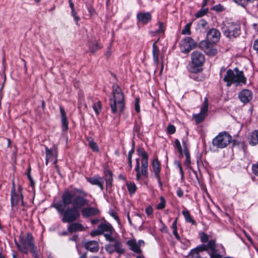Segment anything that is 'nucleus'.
<instances>
[{
	"label": "nucleus",
	"instance_id": "1",
	"mask_svg": "<svg viewBox=\"0 0 258 258\" xmlns=\"http://www.w3.org/2000/svg\"><path fill=\"white\" fill-rule=\"evenodd\" d=\"M68 206H64L62 201L53 203L52 205V207L57 210L59 214L62 215V222L70 223L79 218L80 212V210L73 208H68L64 210V208Z\"/></svg>",
	"mask_w": 258,
	"mask_h": 258
},
{
	"label": "nucleus",
	"instance_id": "2",
	"mask_svg": "<svg viewBox=\"0 0 258 258\" xmlns=\"http://www.w3.org/2000/svg\"><path fill=\"white\" fill-rule=\"evenodd\" d=\"M113 97L110 99V105L112 113L121 112L124 107V95L121 88L115 84L112 87Z\"/></svg>",
	"mask_w": 258,
	"mask_h": 258
},
{
	"label": "nucleus",
	"instance_id": "3",
	"mask_svg": "<svg viewBox=\"0 0 258 258\" xmlns=\"http://www.w3.org/2000/svg\"><path fill=\"white\" fill-rule=\"evenodd\" d=\"M62 202L64 206L72 204L73 208L80 210L85 206L88 205V201L81 195H76L68 190L62 195Z\"/></svg>",
	"mask_w": 258,
	"mask_h": 258
},
{
	"label": "nucleus",
	"instance_id": "4",
	"mask_svg": "<svg viewBox=\"0 0 258 258\" xmlns=\"http://www.w3.org/2000/svg\"><path fill=\"white\" fill-rule=\"evenodd\" d=\"M222 31L225 36L229 39L237 37L240 34V27L239 25L233 23L224 24Z\"/></svg>",
	"mask_w": 258,
	"mask_h": 258
},
{
	"label": "nucleus",
	"instance_id": "5",
	"mask_svg": "<svg viewBox=\"0 0 258 258\" xmlns=\"http://www.w3.org/2000/svg\"><path fill=\"white\" fill-rule=\"evenodd\" d=\"M232 140L231 136L226 132L219 134L213 140L212 144L214 146L218 148H225L229 145Z\"/></svg>",
	"mask_w": 258,
	"mask_h": 258
},
{
	"label": "nucleus",
	"instance_id": "6",
	"mask_svg": "<svg viewBox=\"0 0 258 258\" xmlns=\"http://www.w3.org/2000/svg\"><path fill=\"white\" fill-rule=\"evenodd\" d=\"M32 236L31 233H28L26 236L21 237V243L20 244L15 242L18 248L22 252L27 253L29 249L30 251L32 252Z\"/></svg>",
	"mask_w": 258,
	"mask_h": 258
},
{
	"label": "nucleus",
	"instance_id": "7",
	"mask_svg": "<svg viewBox=\"0 0 258 258\" xmlns=\"http://www.w3.org/2000/svg\"><path fill=\"white\" fill-rule=\"evenodd\" d=\"M223 81H246V78L244 77L243 72L236 68L234 70H227Z\"/></svg>",
	"mask_w": 258,
	"mask_h": 258
},
{
	"label": "nucleus",
	"instance_id": "8",
	"mask_svg": "<svg viewBox=\"0 0 258 258\" xmlns=\"http://www.w3.org/2000/svg\"><path fill=\"white\" fill-rule=\"evenodd\" d=\"M215 43L209 41L208 40H203L200 42L199 47L209 56H213L216 55L218 51L214 45Z\"/></svg>",
	"mask_w": 258,
	"mask_h": 258
},
{
	"label": "nucleus",
	"instance_id": "9",
	"mask_svg": "<svg viewBox=\"0 0 258 258\" xmlns=\"http://www.w3.org/2000/svg\"><path fill=\"white\" fill-rule=\"evenodd\" d=\"M197 46V42L189 37H185L180 43L181 51L184 53L189 52L191 49L196 47Z\"/></svg>",
	"mask_w": 258,
	"mask_h": 258
},
{
	"label": "nucleus",
	"instance_id": "10",
	"mask_svg": "<svg viewBox=\"0 0 258 258\" xmlns=\"http://www.w3.org/2000/svg\"><path fill=\"white\" fill-rule=\"evenodd\" d=\"M191 60L195 67H201L205 62V57L204 54L199 51H194L191 54Z\"/></svg>",
	"mask_w": 258,
	"mask_h": 258
},
{
	"label": "nucleus",
	"instance_id": "11",
	"mask_svg": "<svg viewBox=\"0 0 258 258\" xmlns=\"http://www.w3.org/2000/svg\"><path fill=\"white\" fill-rule=\"evenodd\" d=\"M98 228L100 229L101 234L104 233V236L107 240H113L112 236L113 229L111 225L105 223L101 224L99 225Z\"/></svg>",
	"mask_w": 258,
	"mask_h": 258
},
{
	"label": "nucleus",
	"instance_id": "12",
	"mask_svg": "<svg viewBox=\"0 0 258 258\" xmlns=\"http://www.w3.org/2000/svg\"><path fill=\"white\" fill-rule=\"evenodd\" d=\"M161 170L160 164L157 158H155L152 163V171L154 173L155 177L158 180L160 186H162V183L161 180L160 172Z\"/></svg>",
	"mask_w": 258,
	"mask_h": 258
},
{
	"label": "nucleus",
	"instance_id": "13",
	"mask_svg": "<svg viewBox=\"0 0 258 258\" xmlns=\"http://www.w3.org/2000/svg\"><path fill=\"white\" fill-rule=\"evenodd\" d=\"M207 40L213 43H217L220 39V33L216 29L212 28L209 30L207 34Z\"/></svg>",
	"mask_w": 258,
	"mask_h": 258
},
{
	"label": "nucleus",
	"instance_id": "14",
	"mask_svg": "<svg viewBox=\"0 0 258 258\" xmlns=\"http://www.w3.org/2000/svg\"><path fill=\"white\" fill-rule=\"evenodd\" d=\"M20 200L22 203V196L21 193V189L19 188L18 193L16 194L15 192V186L13 185V188L11 191V204L12 206L17 205Z\"/></svg>",
	"mask_w": 258,
	"mask_h": 258
},
{
	"label": "nucleus",
	"instance_id": "15",
	"mask_svg": "<svg viewBox=\"0 0 258 258\" xmlns=\"http://www.w3.org/2000/svg\"><path fill=\"white\" fill-rule=\"evenodd\" d=\"M137 152L138 154L142 157V172L145 174L146 173V167L148 165V154L143 148H139Z\"/></svg>",
	"mask_w": 258,
	"mask_h": 258
},
{
	"label": "nucleus",
	"instance_id": "16",
	"mask_svg": "<svg viewBox=\"0 0 258 258\" xmlns=\"http://www.w3.org/2000/svg\"><path fill=\"white\" fill-rule=\"evenodd\" d=\"M136 166L135 167V170L137 172L136 179L137 180L139 181L140 180L142 176H144L146 177H148V165L147 166V167H146V173L145 174H144V173H143V172H142V171H143L142 170V161L141 162L142 164H141V170H140V160H139V158L136 159Z\"/></svg>",
	"mask_w": 258,
	"mask_h": 258
},
{
	"label": "nucleus",
	"instance_id": "17",
	"mask_svg": "<svg viewBox=\"0 0 258 258\" xmlns=\"http://www.w3.org/2000/svg\"><path fill=\"white\" fill-rule=\"evenodd\" d=\"M240 100L243 103H247L252 99L251 92L248 90H243L239 94Z\"/></svg>",
	"mask_w": 258,
	"mask_h": 258
},
{
	"label": "nucleus",
	"instance_id": "18",
	"mask_svg": "<svg viewBox=\"0 0 258 258\" xmlns=\"http://www.w3.org/2000/svg\"><path fill=\"white\" fill-rule=\"evenodd\" d=\"M99 213V211L98 209L92 207L85 208L82 210V215L85 218L96 215Z\"/></svg>",
	"mask_w": 258,
	"mask_h": 258
},
{
	"label": "nucleus",
	"instance_id": "19",
	"mask_svg": "<svg viewBox=\"0 0 258 258\" xmlns=\"http://www.w3.org/2000/svg\"><path fill=\"white\" fill-rule=\"evenodd\" d=\"M248 142L252 146L258 144V129L250 132L247 137Z\"/></svg>",
	"mask_w": 258,
	"mask_h": 258
},
{
	"label": "nucleus",
	"instance_id": "20",
	"mask_svg": "<svg viewBox=\"0 0 258 258\" xmlns=\"http://www.w3.org/2000/svg\"><path fill=\"white\" fill-rule=\"evenodd\" d=\"M84 246L87 250L93 252H97L99 250V243L94 240L86 242Z\"/></svg>",
	"mask_w": 258,
	"mask_h": 258
},
{
	"label": "nucleus",
	"instance_id": "21",
	"mask_svg": "<svg viewBox=\"0 0 258 258\" xmlns=\"http://www.w3.org/2000/svg\"><path fill=\"white\" fill-rule=\"evenodd\" d=\"M85 229L83 225L78 223H73L68 228L69 233H72L77 231H82Z\"/></svg>",
	"mask_w": 258,
	"mask_h": 258
},
{
	"label": "nucleus",
	"instance_id": "22",
	"mask_svg": "<svg viewBox=\"0 0 258 258\" xmlns=\"http://www.w3.org/2000/svg\"><path fill=\"white\" fill-rule=\"evenodd\" d=\"M109 241L113 242V246L114 251L116 252L119 254H121L124 253V249L122 247V244L120 241L114 238H113V240Z\"/></svg>",
	"mask_w": 258,
	"mask_h": 258
},
{
	"label": "nucleus",
	"instance_id": "23",
	"mask_svg": "<svg viewBox=\"0 0 258 258\" xmlns=\"http://www.w3.org/2000/svg\"><path fill=\"white\" fill-rule=\"evenodd\" d=\"M139 21L143 24H147L151 20V15L150 13H139L137 15Z\"/></svg>",
	"mask_w": 258,
	"mask_h": 258
},
{
	"label": "nucleus",
	"instance_id": "24",
	"mask_svg": "<svg viewBox=\"0 0 258 258\" xmlns=\"http://www.w3.org/2000/svg\"><path fill=\"white\" fill-rule=\"evenodd\" d=\"M127 244L130 246V249L137 253H140L142 250L139 246L135 239H131L127 241Z\"/></svg>",
	"mask_w": 258,
	"mask_h": 258
},
{
	"label": "nucleus",
	"instance_id": "25",
	"mask_svg": "<svg viewBox=\"0 0 258 258\" xmlns=\"http://www.w3.org/2000/svg\"><path fill=\"white\" fill-rule=\"evenodd\" d=\"M60 111L61 114V120L62 130L66 131L68 130V121L67 120L66 114L64 109L61 107H60Z\"/></svg>",
	"mask_w": 258,
	"mask_h": 258
},
{
	"label": "nucleus",
	"instance_id": "26",
	"mask_svg": "<svg viewBox=\"0 0 258 258\" xmlns=\"http://www.w3.org/2000/svg\"><path fill=\"white\" fill-rule=\"evenodd\" d=\"M158 40L155 41L153 44V56L154 62L157 64L159 62V56L160 53V50L158 47L157 45V43Z\"/></svg>",
	"mask_w": 258,
	"mask_h": 258
},
{
	"label": "nucleus",
	"instance_id": "27",
	"mask_svg": "<svg viewBox=\"0 0 258 258\" xmlns=\"http://www.w3.org/2000/svg\"><path fill=\"white\" fill-rule=\"evenodd\" d=\"M88 181L93 185L99 186L101 189L103 188V182L100 177H93L88 179Z\"/></svg>",
	"mask_w": 258,
	"mask_h": 258
},
{
	"label": "nucleus",
	"instance_id": "28",
	"mask_svg": "<svg viewBox=\"0 0 258 258\" xmlns=\"http://www.w3.org/2000/svg\"><path fill=\"white\" fill-rule=\"evenodd\" d=\"M208 28L209 27L208 22L204 19L200 20L198 23L197 29L200 30V32H205Z\"/></svg>",
	"mask_w": 258,
	"mask_h": 258
},
{
	"label": "nucleus",
	"instance_id": "29",
	"mask_svg": "<svg viewBox=\"0 0 258 258\" xmlns=\"http://www.w3.org/2000/svg\"><path fill=\"white\" fill-rule=\"evenodd\" d=\"M182 213L186 222H190L193 225H196V221L190 216L189 212L188 210H184L182 211Z\"/></svg>",
	"mask_w": 258,
	"mask_h": 258
},
{
	"label": "nucleus",
	"instance_id": "30",
	"mask_svg": "<svg viewBox=\"0 0 258 258\" xmlns=\"http://www.w3.org/2000/svg\"><path fill=\"white\" fill-rule=\"evenodd\" d=\"M207 115L203 112H200L199 114H194L193 117L195 119L197 124H198L204 120Z\"/></svg>",
	"mask_w": 258,
	"mask_h": 258
},
{
	"label": "nucleus",
	"instance_id": "31",
	"mask_svg": "<svg viewBox=\"0 0 258 258\" xmlns=\"http://www.w3.org/2000/svg\"><path fill=\"white\" fill-rule=\"evenodd\" d=\"M88 142V145L94 152H98L99 148L96 143L94 142L91 138L87 139Z\"/></svg>",
	"mask_w": 258,
	"mask_h": 258
},
{
	"label": "nucleus",
	"instance_id": "32",
	"mask_svg": "<svg viewBox=\"0 0 258 258\" xmlns=\"http://www.w3.org/2000/svg\"><path fill=\"white\" fill-rule=\"evenodd\" d=\"M105 181L107 186H111L112 181V174L111 171H108L105 174Z\"/></svg>",
	"mask_w": 258,
	"mask_h": 258
},
{
	"label": "nucleus",
	"instance_id": "33",
	"mask_svg": "<svg viewBox=\"0 0 258 258\" xmlns=\"http://www.w3.org/2000/svg\"><path fill=\"white\" fill-rule=\"evenodd\" d=\"M208 109V99L207 97H205L204 101L201 108V112L207 114Z\"/></svg>",
	"mask_w": 258,
	"mask_h": 258
},
{
	"label": "nucleus",
	"instance_id": "34",
	"mask_svg": "<svg viewBox=\"0 0 258 258\" xmlns=\"http://www.w3.org/2000/svg\"><path fill=\"white\" fill-rule=\"evenodd\" d=\"M127 189L130 192V194L132 195L134 194L136 190H137V186L135 185V184L134 182H130L127 183L126 184Z\"/></svg>",
	"mask_w": 258,
	"mask_h": 258
},
{
	"label": "nucleus",
	"instance_id": "35",
	"mask_svg": "<svg viewBox=\"0 0 258 258\" xmlns=\"http://www.w3.org/2000/svg\"><path fill=\"white\" fill-rule=\"evenodd\" d=\"M184 153L186 157V159L184 164L186 166H188L190 164V154L189 151H188L186 147H185L184 149Z\"/></svg>",
	"mask_w": 258,
	"mask_h": 258
},
{
	"label": "nucleus",
	"instance_id": "36",
	"mask_svg": "<svg viewBox=\"0 0 258 258\" xmlns=\"http://www.w3.org/2000/svg\"><path fill=\"white\" fill-rule=\"evenodd\" d=\"M207 246V250L210 249L211 252L215 251L216 250V246L215 241L212 240L209 241L208 243L206 245Z\"/></svg>",
	"mask_w": 258,
	"mask_h": 258
},
{
	"label": "nucleus",
	"instance_id": "37",
	"mask_svg": "<svg viewBox=\"0 0 258 258\" xmlns=\"http://www.w3.org/2000/svg\"><path fill=\"white\" fill-rule=\"evenodd\" d=\"M46 164H47L48 160L50 159L51 156L54 155V158H56V152L55 150L54 151V153H53V152L52 151L46 148Z\"/></svg>",
	"mask_w": 258,
	"mask_h": 258
},
{
	"label": "nucleus",
	"instance_id": "38",
	"mask_svg": "<svg viewBox=\"0 0 258 258\" xmlns=\"http://www.w3.org/2000/svg\"><path fill=\"white\" fill-rule=\"evenodd\" d=\"M191 25V23H189L185 26V27L182 30V32H181L182 34L190 35L191 34V31H190Z\"/></svg>",
	"mask_w": 258,
	"mask_h": 258
},
{
	"label": "nucleus",
	"instance_id": "39",
	"mask_svg": "<svg viewBox=\"0 0 258 258\" xmlns=\"http://www.w3.org/2000/svg\"><path fill=\"white\" fill-rule=\"evenodd\" d=\"M208 12V9L202 8L200 11L196 14L197 18H200L205 15Z\"/></svg>",
	"mask_w": 258,
	"mask_h": 258
},
{
	"label": "nucleus",
	"instance_id": "40",
	"mask_svg": "<svg viewBox=\"0 0 258 258\" xmlns=\"http://www.w3.org/2000/svg\"><path fill=\"white\" fill-rule=\"evenodd\" d=\"M188 258H200V255L197 250L194 249L190 251Z\"/></svg>",
	"mask_w": 258,
	"mask_h": 258
},
{
	"label": "nucleus",
	"instance_id": "41",
	"mask_svg": "<svg viewBox=\"0 0 258 258\" xmlns=\"http://www.w3.org/2000/svg\"><path fill=\"white\" fill-rule=\"evenodd\" d=\"M93 108L96 114H98L101 109V102L100 101H98L96 103L94 104Z\"/></svg>",
	"mask_w": 258,
	"mask_h": 258
},
{
	"label": "nucleus",
	"instance_id": "42",
	"mask_svg": "<svg viewBox=\"0 0 258 258\" xmlns=\"http://www.w3.org/2000/svg\"><path fill=\"white\" fill-rule=\"evenodd\" d=\"M165 200L163 197H160V203L157 205V208L158 209H162L165 207Z\"/></svg>",
	"mask_w": 258,
	"mask_h": 258
},
{
	"label": "nucleus",
	"instance_id": "43",
	"mask_svg": "<svg viewBox=\"0 0 258 258\" xmlns=\"http://www.w3.org/2000/svg\"><path fill=\"white\" fill-rule=\"evenodd\" d=\"M31 169L30 166L29 165L25 174L27 175V178L29 180L30 185L31 186H32V178L31 177Z\"/></svg>",
	"mask_w": 258,
	"mask_h": 258
},
{
	"label": "nucleus",
	"instance_id": "44",
	"mask_svg": "<svg viewBox=\"0 0 258 258\" xmlns=\"http://www.w3.org/2000/svg\"><path fill=\"white\" fill-rule=\"evenodd\" d=\"M134 152V150L132 149L128 153V163L130 167V169H131L132 167V155Z\"/></svg>",
	"mask_w": 258,
	"mask_h": 258
},
{
	"label": "nucleus",
	"instance_id": "45",
	"mask_svg": "<svg viewBox=\"0 0 258 258\" xmlns=\"http://www.w3.org/2000/svg\"><path fill=\"white\" fill-rule=\"evenodd\" d=\"M175 147L177 148L179 153L180 155H182V149H181V146L180 145V142L178 139L175 140Z\"/></svg>",
	"mask_w": 258,
	"mask_h": 258
},
{
	"label": "nucleus",
	"instance_id": "46",
	"mask_svg": "<svg viewBox=\"0 0 258 258\" xmlns=\"http://www.w3.org/2000/svg\"><path fill=\"white\" fill-rule=\"evenodd\" d=\"M105 249L110 254H111L114 252L113 243L106 245L105 247Z\"/></svg>",
	"mask_w": 258,
	"mask_h": 258
},
{
	"label": "nucleus",
	"instance_id": "47",
	"mask_svg": "<svg viewBox=\"0 0 258 258\" xmlns=\"http://www.w3.org/2000/svg\"><path fill=\"white\" fill-rule=\"evenodd\" d=\"M90 51L92 52H94L96 50L99 49V46L98 45V44L96 42H95L94 44H92L89 46Z\"/></svg>",
	"mask_w": 258,
	"mask_h": 258
},
{
	"label": "nucleus",
	"instance_id": "48",
	"mask_svg": "<svg viewBox=\"0 0 258 258\" xmlns=\"http://www.w3.org/2000/svg\"><path fill=\"white\" fill-rule=\"evenodd\" d=\"M167 132L170 134H173L175 132V127L173 125L169 124L167 127Z\"/></svg>",
	"mask_w": 258,
	"mask_h": 258
},
{
	"label": "nucleus",
	"instance_id": "49",
	"mask_svg": "<svg viewBox=\"0 0 258 258\" xmlns=\"http://www.w3.org/2000/svg\"><path fill=\"white\" fill-rule=\"evenodd\" d=\"M211 258H222V256L217 253V250L210 253Z\"/></svg>",
	"mask_w": 258,
	"mask_h": 258
},
{
	"label": "nucleus",
	"instance_id": "50",
	"mask_svg": "<svg viewBox=\"0 0 258 258\" xmlns=\"http://www.w3.org/2000/svg\"><path fill=\"white\" fill-rule=\"evenodd\" d=\"M195 249L197 250L198 252L200 251H206L207 250V246H206L205 244H202L199 246H198L196 248H195Z\"/></svg>",
	"mask_w": 258,
	"mask_h": 258
},
{
	"label": "nucleus",
	"instance_id": "51",
	"mask_svg": "<svg viewBox=\"0 0 258 258\" xmlns=\"http://www.w3.org/2000/svg\"><path fill=\"white\" fill-rule=\"evenodd\" d=\"M139 102H140V99L139 98H136L135 99V110L137 112H139L140 111Z\"/></svg>",
	"mask_w": 258,
	"mask_h": 258
},
{
	"label": "nucleus",
	"instance_id": "52",
	"mask_svg": "<svg viewBox=\"0 0 258 258\" xmlns=\"http://www.w3.org/2000/svg\"><path fill=\"white\" fill-rule=\"evenodd\" d=\"M250 0H234V2L239 5L244 6L246 5Z\"/></svg>",
	"mask_w": 258,
	"mask_h": 258
},
{
	"label": "nucleus",
	"instance_id": "53",
	"mask_svg": "<svg viewBox=\"0 0 258 258\" xmlns=\"http://www.w3.org/2000/svg\"><path fill=\"white\" fill-rule=\"evenodd\" d=\"M101 234H102L101 231H100V229H99L98 228V229L93 230L91 232V235L92 236L99 235Z\"/></svg>",
	"mask_w": 258,
	"mask_h": 258
},
{
	"label": "nucleus",
	"instance_id": "54",
	"mask_svg": "<svg viewBox=\"0 0 258 258\" xmlns=\"http://www.w3.org/2000/svg\"><path fill=\"white\" fill-rule=\"evenodd\" d=\"M213 9L217 12H221L224 10L223 7L221 5H218L214 6Z\"/></svg>",
	"mask_w": 258,
	"mask_h": 258
},
{
	"label": "nucleus",
	"instance_id": "55",
	"mask_svg": "<svg viewBox=\"0 0 258 258\" xmlns=\"http://www.w3.org/2000/svg\"><path fill=\"white\" fill-rule=\"evenodd\" d=\"M72 11V16H73V17L74 18V19H75V20L78 22L79 20H80V18L77 16V12H76L75 9H73L72 10H71Z\"/></svg>",
	"mask_w": 258,
	"mask_h": 258
},
{
	"label": "nucleus",
	"instance_id": "56",
	"mask_svg": "<svg viewBox=\"0 0 258 258\" xmlns=\"http://www.w3.org/2000/svg\"><path fill=\"white\" fill-rule=\"evenodd\" d=\"M159 29L156 32L157 33L163 32L164 30L163 23H159Z\"/></svg>",
	"mask_w": 258,
	"mask_h": 258
},
{
	"label": "nucleus",
	"instance_id": "57",
	"mask_svg": "<svg viewBox=\"0 0 258 258\" xmlns=\"http://www.w3.org/2000/svg\"><path fill=\"white\" fill-rule=\"evenodd\" d=\"M201 239L203 242H207L208 240V235L205 233H203L201 236Z\"/></svg>",
	"mask_w": 258,
	"mask_h": 258
},
{
	"label": "nucleus",
	"instance_id": "58",
	"mask_svg": "<svg viewBox=\"0 0 258 258\" xmlns=\"http://www.w3.org/2000/svg\"><path fill=\"white\" fill-rule=\"evenodd\" d=\"M146 213L148 216H150L153 213V209L151 206H148L146 209Z\"/></svg>",
	"mask_w": 258,
	"mask_h": 258
},
{
	"label": "nucleus",
	"instance_id": "59",
	"mask_svg": "<svg viewBox=\"0 0 258 258\" xmlns=\"http://www.w3.org/2000/svg\"><path fill=\"white\" fill-rule=\"evenodd\" d=\"M252 171L256 175H258V165H253L252 166Z\"/></svg>",
	"mask_w": 258,
	"mask_h": 258
},
{
	"label": "nucleus",
	"instance_id": "60",
	"mask_svg": "<svg viewBox=\"0 0 258 258\" xmlns=\"http://www.w3.org/2000/svg\"><path fill=\"white\" fill-rule=\"evenodd\" d=\"M253 49L258 52V39L254 41Z\"/></svg>",
	"mask_w": 258,
	"mask_h": 258
},
{
	"label": "nucleus",
	"instance_id": "61",
	"mask_svg": "<svg viewBox=\"0 0 258 258\" xmlns=\"http://www.w3.org/2000/svg\"><path fill=\"white\" fill-rule=\"evenodd\" d=\"M177 218H176V219L172 224V228L173 229V230L175 229H177Z\"/></svg>",
	"mask_w": 258,
	"mask_h": 258
},
{
	"label": "nucleus",
	"instance_id": "62",
	"mask_svg": "<svg viewBox=\"0 0 258 258\" xmlns=\"http://www.w3.org/2000/svg\"><path fill=\"white\" fill-rule=\"evenodd\" d=\"M173 233L174 234V235L175 236V237L177 239H180V237L177 233V229H175L173 231Z\"/></svg>",
	"mask_w": 258,
	"mask_h": 258
},
{
	"label": "nucleus",
	"instance_id": "63",
	"mask_svg": "<svg viewBox=\"0 0 258 258\" xmlns=\"http://www.w3.org/2000/svg\"><path fill=\"white\" fill-rule=\"evenodd\" d=\"M110 215L112 217H113L115 219H116L117 221H118V218L117 216L116 215V214L114 212H111L110 213Z\"/></svg>",
	"mask_w": 258,
	"mask_h": 258
},
{
	"label": "nucleus",
	"instance_id": "64",
	"mask_svg": "<svg viewBox=\"0 0 258 258\" xmlns=\"http://www.w3.org/2000/svg\"><path fill=\"white\" fill-rule=\"evenodd\" d=\"M177 195L178 197H181L183 196V191L180 188H178L177 191Z\"/></svg>",
	"mask_w": 258,
	"mask_h": 258
}]
</instances>
